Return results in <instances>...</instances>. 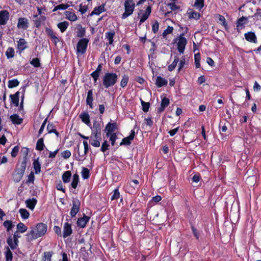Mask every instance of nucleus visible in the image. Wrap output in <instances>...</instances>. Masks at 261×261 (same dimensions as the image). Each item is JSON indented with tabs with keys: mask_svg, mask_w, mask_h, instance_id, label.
Wrapping results in <instances>:
<instances>
[{
	"mask_svg": "<svg viewBox=\"0 0 261 261\" xmlns=\"http://www.w3.org/2000/svg\"><path fill=\"white\" fill-rule=\"evenodd\" d=\"M7 242L9 246L10 247L11 249L12 250L16 249L18 246V242H15V241L13 240L12 236H10L8 238Z\"/></svg>",
	"mask_w": 261,
	"mask_h": 261,
	"instance_id": "nucleus-26",
	"label": "nucleus"
},
{
	"mask_svg": "<svg viewBox=\"0 0 261 261\" xmlns=\"http://www.w3.org/2000/svg\"><path fill=\"white\" fill-rule=\"evenodd\" d=\"M17 27L18 29L27 30L29 27V20L24 17H20L18 19Z\"/></svg>",
	"mask_w": 261,
	"mask_h": 261,
	"instance_id": "nucleus-8",
	"label": "nucleus"
},
{
	"mask_svg": "<svg viewBox=\"0 0 261 261\" xmlns=\"http://www.w3.org/2000/svg\"><path fill=\"white\" fill-rule=\"evenodd\" d=\"M106 11L105 6L103 5H101L98 7H95L92 12L90 14V16H93V15H99L102 12H103Z\"/></svg>",
	"mask_w": 261,
	"mask_h": 261,
	"instance_id": "nucleus-21",
	"label": "nucleus"
},
{
	"mask_svg": "<svg viewBox=\"0 0 261 261\" xmlns=\"http://www.w3.org/2000/svg\"><path fill=\"white\" fill-rule=\"evenodd\" d=\"M10 119L13 123L15 124H20L22 122V119L16 114L11 115Z\"/></svg>",
	"mask_w": 261,
	"mask_h": 261,
	"instance_id": "nucleus-25",
	"label": "nucleus"
},
{
	"mask_svg": "<svg viewBox=\"0 0 261 261\" xmlns=\"http://www.w3.org/2000/svg\"><path fill=\"white\" fill-rule=\"evenodd\" d=\"M169 104V99L167 97H164L162 99L161 107L159 108L158 111L160 112H163Z\"/></svg>",
	"mask_w": 261,
	"mask_h": 261,
	"instance_id": "nucleus-24",
	"label": "nucleus"
},
{
	"mask_svg": "<svg viewBox=\"0 0 261 261\" xmlns=\"http://www.w3.org/2000/svg\"><path fill=\"white\" fill-rule=\"evenodd\" d=\"M79 182V176L77 174L75 173L73 175L72 180L70 184V186L72 188L75 189L77 188Z\"/></svg>",
	"mask_w": 261,
	"mask_h": 261,
	"instance_id": "nucleus-30",
	"label": "nucleus"
},
{
	"mask_svg": "<svg viewBox=\"0 0 261 261\" xmlns=\"http://www.w3.org/2000/svg\"><path fill=\"white\" fill-rule=\"evenodd\" d=\"M37 203V200L35 198L29 199L26 201L27 206L33 210Z\"/></svg>",
	"mask_w": 261,
	"mask_h": 261,
	"instance_id": "nucleus-28",
	"label": "nucleus"
},
{
	"mask_svg": "<svg viewBox=\"0 0 261 261\" xmlns=\"http://www.w3.org/2000/svg\"><path fill=\"white\" fill-rule=\"evenodd\" d=\"M175 42L177 43V49L180 54H184L185 46L187 41L184 35H180L178 38L175 39Z\"/></svg>",
	"mask_w": 261,
	"mask_h": 261,
	"instance_id": "nucleus-5",
	"label": "nucleus"
},
{
	"mask_svg": "<svg viewBox=\"0 0 261 261\" xmlns=\"http://www.w3.org/2000/svg\"><path fill=\"white\" fill-rule=\"evenodd\" d=\"M247 18L244 17H242L238 19L237 23V29L239 32L244 27V25L247 23Z\"/></svg>",
	"mask_w": 261,
	"mask_h": 261,
	"instance_id": "nucleus-22",
	"label": "nucleus"
},
{
	"mask_svg": "<svg viewBox=\"0 0 261 261\" xmlns=\"http://www.w3.org/2000/svg\"><path fill=\"white\" fill-rule=\"evenodd\" d=\"M19 150V147L18 146H15L13 149L11 151V156L13 158H15L17 156L18 152Z\"/></svg>",
	"mask_w": 261,
	"mask_h": 261,
	"instance_id": "nucleus-54",
	"label": "nucleus"
},
{
	"mask_svg": "<svg viewBox=\"0 0 261 261\" xmlns=\"http://www.w3.org/2000/svg\"><path fill=\"white\" fill-rule=\"evenodd\" d=\"M117 125L116 123H108L106 127V130L107 131V136L109 137L112 132H114L116 129Z\"/></svg>",
	"mask_w": 261,
	"mask_h": 261,
	"instance_id": "nucleus-17",
	"label": "nucleus"
},
{
	"mask_svg": "<svg viewBox=\"0 0 261 261\" xmlns=\"http://www.w3.org/2000/svg\"><path fill=\"white\" fill-rule=\"evenodd\" d=\"M135 135V132L134 129L130 132V134L128 137L124 138L122 139L120 145H129L131 143V141L134 139Z\"/></svg>",
	"mask_w": 261,
	"mask_h": 261,
	"instance_id": "nucleus-10",
	"label": "nucleus"
},
{
	"mask_svg": "<svg viewBox=\"0 0 261 261\" xmlns=\"http://www.w3.org/2000/svg\"><path fill=\"white\" fill-rule=\"evenodd\" d=\"M5 257L6 261H12L13 258V254L8 247L6 248V251L5 252Z\"/></svg>",
	"mask_w": 261,
	"mask_h": 261,
	"instance_id": "nucleus-38",
	"label": "nucleus"
},
{
	"mask_svg": "<svg viewBox=\"0 0 261 261\" xmlns=\"http://www.w3.org/2000/svg\"><path fill=\"white\" fill-rule=\"evenodd\" d=\"M128 79H129V77L126 75H124L122 76V79L120 82V86L122 88H124L126 86L127 83L128 82Z\"/></svg>",
	"mask_w": 261,
	"mask_h": 261,
	"instance_id": "nucleus-45",
	"label": "nucleus"
},
{
	"mask_svg": "<svg viewBox=\"0 0 261 261\" xmlns=\"http://www.w3.org/2000/svg\"><path fill=\"white\" fill-rule=\"evenodd\" d=\"M71 152L69 150H66L61 153V155L64 159H68L71 156Z\"/></svg>",
	"mask_w": 261,
	"mask_h": 261,
	"instance_id": "nucleus-60",
	"label": "nucleus"
},
{
	"mask_svg": "<svg viewBox=\"0 0 261 261\" xmlns=\"http://www.w3.org/2000/svg\"><path fill=\"white\" fill-rule=\"evenodd\" d=\"M124 12L121 18L125 19L133 14L135 8V3L133 0H125L124 2Z\"/></svg>",
	"mask_w": 261,
	"mask_h": 261,
	"instance_id": "nucleus-2",
	"label": "nucleus"
},
{
	"mask_svg": "<svg viewBox=\"0 0 261 261\" xmlns=\"http://www.w3.org/2000/svg\"><path fill=\"white\" fill-rule=\"evenodd\" d=\"M178 61H179L178 58L177 56H175L174 58V60L173 62H172V63L168 66V70L170 71H173L175 69V67L176 66L178 62Z\"/></svg>",
	"mask_w": 261,
	"mask_h": 261,
	"instance_id": "nucleus-42",
	"label": "nucleus"
},
{
	"mask_svg": "<svg viewBox=\"0 0 261 261\" xmlns=\"http://www.w3.org/2000/svg\"><path fill=\"white\" fill-rule=\"evenodd\" d=\"M34 179H35L34 173L33 172H31L28 176V179L27 182L33 183Z\"/></svg>",
	"mask_w": 261,
	"mask_h": 261,
	"instance_id": "nucleus-64",
	"label": "nucleus"
},
{
	"mask_svg": "<svg viewBox=\"0 0 261 261\" xmlns=\"http://www.w3.org/2000/svg\"><path fill=\"white\" fill-rule=\"evenodd\" d=\"M66 18L71 21H75L77 19V17L75 13L67 11L65 12Z\"/></svg>",
	"mask_w": 261,
	"mask_h": 261,
	"instance_id": "nucleus-23",
	"label": "nucleus"
},
{
	"mask_svg": "<svg viewBox=\"0 0 261 261\" xmlns=\"http://www.w3.org/2000/svg\"><path fill=\"white\" fill-rule=\"evenodd\" d=\"M120 193L119 192L118 188L114 190L113 194L111 197V200H117L119 198Z\"/></svg>",
	"mask_w": 261,
	"mask_h": 261,
	"instance_id": "nucleus-48",
	"label": "nucleus"
},
{
	"mask_svg": "<svg viewBox=\"0 0 261 261\" xmlns=\"http://www.w3.org/2000/svg\"><path fill=\"white\" fill-rule=\"evenodd\" d=\"M159 28V24L157 21H155L152 25V31L154 33H156Z\"/></svg>",
	"mask_w": 261,
	"mask_h": 261,
	"instance_id": "nucleus-57",
	"label": "nucleus"
},
{
	"mask_svg": "<svg viewBox=\"0 0 261 261\" xmlns=\"http://www.w3.org/2000/svg\"><path fill=\"white\" fill-rule=\"evenodd\" d=\"M47 129L48 133H51L54 132H55L56 129L55 126L53 124L48 123L47 126Z\"/></svg>",
	"mask_w": 261,
	"mask_h": 261,
	"instance_id": "nucleus-59",
	"label": "nucleus"
},
{
	"mask_svg": "<svg viewBox=\"0 0 261 261\" xmlns=\"http://www.w3.org/2000/svg\"><path fill=\"white\" fill-rule=\"evenodd\" d=\"M188 14L190 19L193 18L195 20H198L200 17L199 13L196 12L192 10H189L188 11Z\"/></svg>",
	"mask_w": 261,
	"mask_h": 261,
	"instance_id": "nucleus-27",
	"label": "nucleus"
},
{
	"mask_svg": "<svg viewBox=\"0 0 261 261\" xmlns=\"http://www.w3.org/2000/svg\"><path fill=\"white\" fill-rule=\"evenodd\" d=\"M52 254L50 252H45L43 256V261H51Z\"/></svg>",
	"mask_w": 261,
	"mask_h": 261,
	"instance_id": "nucleus-52",
	"label": "nucleus"
},
{
	"mask_svg": "<svg viewBox=\"0 0 261 261\" xmlns=\"http://www.w3.org/2000/svg\"><path fill=\"white\" fill-rule=\"evenodd\" d=\"M15 54L14 49L12 47H8L6 51V56L8 59L12 58Z\"/></svg>",
	"mask_w": 261,
	"mask_h": 261,
	"instance_id": "nucleus-37",
	"label": "nucleus"
},
{
	"mask_svg": "<svg viewBox=\"0 0 261 261\" xmlns=\"http://www.w3.org/2000/svg\"><path fill=\"white\" fill-rule=\"evenodd\" d=\"M110 136V140L111 142V144L114 146L115 142L117 138V136L116 133L111 134L109 136Z\"/></svg>",
	"mask_w": 261,
	"mask_h": 261,
	"instance_id": "nucleus-56",
	"label": "nucleus"
},
{
	"mask_svg": "<svg viewBox=\"0 0 261 261\" xmlns=\"http://www.w3.org/2000/svg\"><path fill=\"white\" fill-rule=\"evenodd\" d=\"M173 30V28L172 27L168 26L167 28L165 30H164V32L163 33V37L164 38H165L167 35L172 33Z\"/></svg>",
	"mask_w": 261,
	"mask_h": 261,
	"instance_id": "nucleus-51",
	"label": "nucleus"
},
{
	"mask_svg": "<svg viewBox=\"0 0 261 261\" xmlns=\"http://www.w3.org/2000/svg\"><path fill=\"white\" fill-rule=\"evenodd\" d=\"M24 172V170L20 168L18 169L16 174L17 177H16L14 179L15 181L19 182L21 180L22 176H23Z\"/></svg>",
	"mask_w": 261,
	"mask_h": 261,
	"instance_id": "nucleus-35",
	"label": "nucleus"
},
{
	"mask_svg": "<svg viewBox=\"0 0 261 261\" xmlns=\"http://www.w3.org/2000/svg\"><path fill=\"white\" fill-rule=\"evenodd\" d=\"M71 173L70 171H65L62 175V180L64 183H68L71 179Z\"/></svg>",
	"mask_w": 261,
	"mask_h": 261,
	"instance_id": "nucleus-29",
	"label": "nucleus"
},
{
	"mask_svg": "<svg viewBox=\"0 0 261 261\" xmlns=\"http://www.w3.org/2000/svg\"><path fill=\"white\" fill-rule=\"evenodd\" d=\"M93 100V91L92 90H89L87 93V96L86 98V103H90L92 102Z\"/></svg>",
	"mask_w": 261,
	"mask_h": 261,
	"instance_id": "nucleus-47",
	"label": "nucleus"
},
{
	"mask_svg": "<svg viewBox=\"0 0 261 261\" xmlns=\"http://www.w3.org/2000/svg\"><path fill=\"white\" fill-rule=\"evenodd\" d=\"M81 202L77 198L73 199L72 207L70 212V215L72 217H74L79 212Z\"/></svg>",
	"mask_w": 261,
	"mask_h": 261,
	"instance_id": "nucleus-6",
	"label": "nucleus"
},
{
	"mask_svg": "<svg viewBox=\"0 0 261 261\" xmlns=\"http://www.w3.org/2000/svg\"><path fill=\"white\" fill-rule=\"evenodd\" d=\"M4 226L7 228L8 231H9L12 228L13 224L10 221L6 220L4 222Z\"/></svg>",
	"mask_w": 261,
	"mask_h": 261,
	"instance_id": "nucleus-55",
	"label": "nucleus"
},
{
	"mask_svg": "<svg viewBox=\"0 0 261 261\" xmlns=\"http://www.w3.org/2000/svg\"><path fill=\"white\" fill-rule=\"evenodd\" d=\"M117 75L115 73L108 72L103 77V85L106 88L114 86L117 82Z\"/></svg>",
	"mask_w": 261,
	"mask_h": 261,
	"instance_id": "nucleus-3",
	"label": "nucleus"
},
{
	"mask_svg": "<svg viewBox=\"0 0 261 261\" xmlns=\"http://www.w3.org/2000/svg\"><path fill=\"white\" fill-rule=\"evenodd\" d=\"M19 95L20 92L17 91L15 94H11L10 95V97L11 98V103L14 105L15 107L18 106Z\"/></svg>",
	"mask_w": 261,
	"mask_h": 261,
	"instance_id": "nucleus-13",
	"label": "nucleus"
},
{
	"mask_svg": "<svg viewBox=\"0 0 261 261\" xmlns=\"http://www.w3.org/2000/svg\"><path fill=\"white\" fill-rule=\"evenodd\" d=\"M81 175L83 179H88L90 176L89 170L87 168L83 167L82 170L81 172Z\"/></svg>",
	"mask_w": 261,
	"mask_h": 261,
	"instance_id": "nucleus-36",
	"label": "nucleus"
},
{
	"mask_svg": "<svg viewBox=\"0 0 261 261\" xmlns=\"http://www.w3.org/2000/svg\"><path fill=\"white\" fill-rule=\"evenodd\" d=\"M200 56L199 54H196L195 55V66L197 68H198L200 67Z\"/></svg>",
	"mask_w": 261,
	"mask_h": 261,
	"instance_id": "nucleus-53",
	"label": "nucleus"
},
{
	"mask_svg": "<svg viewBox=\"0 0 261 261\" xmlns=\"http://www.w3.org/2000/svg\"><path fill=\"white\" fill-rule=\"evenodd\" d=\"M30 64L35 67H39L40 66V60L37 58L33 59L30 62Z\"/></svg>",
	"mask_w": 261,
	"mask_h": 261,
	"instance_id": "nucleus-50",
	"label": "nucleus"
},
{
	"mask_svg": "<svg viewBox=\"0 0 261 261\" xmlns=\"http://www.w3.org/2000/svg\"><path fill=\"white\" fill-rule=\"evenodd\" d=\"M90 218L84 215L83 217L79 218L77 221V225L78 226L84 228L86 226L87 222L89 221Z\"/></svg>",
	"mask_w": 261,
	"mask_h": 261,
	"instance_id": "nucleus-16",
	"label": "nucleus"
},
{
	"mask_svg": "<svg viewBox=\"0 0 261 261\" xmlns=\"http://www.w3.org/2000/svg\"><path fill=\"white\" fill-rule=\"evenodd\" d=\"M80 28L78 29V32L77 34V36L80 38H82L85 36V29L82 27L81 25H79Z\"/></svg>",
	"mask_w": 261,
	"mask_h": 261,
	"instance_id": "nucleus-49",
	"label": "nucleus"
},
{
	"mask_svg": "<svg viewBox=\"0 0 261 261\" xmlns=\"http://www.w3.org/2000/svg\"><path fill=\"white\" fill-rule=\"evenodd\" d=\"M109 144L107 141H105L102 144L101 147V151L102 152H105L108 149L109 147Z\"/></svg>",
	"mask_w": 261,
	"mask_h": 261,
	"instance_id": "nucleus-62",
	"label": "nucleus"
},
{
	"mask_svg": "<svg viewBox=\"0 0 261 261\" xmlns=\"http://www.w3.org/2000/svg\"><path fill=\"white\" fill-rule=\"evenodd\" d=\"M45 31L46 33L50 37L54 44L56 45L57 43L60 41L59 38L56 36L55 33L51 29L46 28Z\"/></svg>",
	"mask_w": 261,
	"mask_h": 261,
	"instance_id": "nucleus-12",
	"label": "nucleus"
},
{
	"mask_svg": "<svg viewBox=\"0 0 261 261\" xmlns=\"http://www.w3.org/2000/svg\"><path fill=\"white\" fill-rule=\"evenodd\" d=\"M244 36L245 39L249 42L256 43L257 41V38L254 32H249L245 33Z\"/></svg>",
	"mask_w": 261,
	"mask_h": 261,
	"instance_id": "nucleus-15",
	"label": "nucleus"
},
{
	"mask_svg": "<svg viewBox=\"0 0 261 261\" xmlns=\"http://www.w3.org/2000/svg\"><path fill=\"white\" fill-rule=\"evenodd\" d=\"M82 121L88 126L90 125V116L88 113L83 112L79 116Z\"/></svg>",
	"mask_w": 261,
	"mask_h": 261,
	"instance_id": "nucleus-18",
	"label": "nucleus"
},
{
	"mask_svg": "<svg viewBox=\"0 0 261 261\" xmlns=\"http://www.w3.org/2000/svg\"><path fill=\"white\" fill-rule=\"evenodd\" d=\"M17 228L19 232L23 233L27 230L28 228L23 223L20 222L17 224Z\"/></svg>",
	"mask_w": 261,
	"mask_h": 261,
	"instance_id": "nucleus-41",
	"label": "nucleus"
},
{
	"mask_svg": "<svg viewBox=\"0 0 261 261\" xmlns=\"http://www.w3.org/2000/svg\"><path fill=\"white\" fill-rule=\"evenodd\" d=\"M218 20H219L218 22L220 24H221V25H222L224 27V28L226 30H228V25H227V23L226 22L225 17L221 15H218Z\"/></svg>",
	"mask_w": 261,
	"mask_h": 261,
	"instance_id": "nucleus-33",
	"label": "nucleus"
},
{
	"mask_svg": "<svg viewBox=\"0 0 261 261\" xmlns=\"http://www.w3.org/2000/svg\"><path fill=\"white\" fill-rule=\"evenodd\" d=\"M101 126L99 123L97 121H94L93 125L92 130H96L97 131H100Z\"/></svg>",
	"mask_w": 261,
	"mask_h": 261,
	"instance_id": "nucleus-58",
	"label": "nucleus"
},
{
	"mask_svg": "<svg viewBox=\"0 0 261 261\" xmlns=\"http://www.w3.org/2000/svg\"><path fill=\"white\" fill-rule=\"evenodd\" d=\"M115 35V32L111 31L106 33V38L109 40V44H112L114 41L113 38Z\"/></svg>",
	"mask_w": 261,
	"mask_h": 261,
	"instance_id": "nucleus-34",
	"label": "nucleus"
},
{
	"mask_svg": "<svg viewBox=\"0 0 261 261\" xmlns=\"http://www.w3.org/2000/svg\"><path fill=\"white\" fill-rule=\"evenodd\" d=\"M90 143L94 147H98L100 146V141L98 140V139H92V136H91L90 137Z\"/></svg>",
	"mask_w": 261,
	"mask_h": 261,
	"instance_id": "nucleus-46",
	"label": "nucleus"
},
{
	"mask_svg": "<svg viewBox=\"0 0 261 261\" xmlns=\"http://www.w3.org/2000/svg\"><path fill=\"white\" fill-rule=\"evenodd\" d=\"M72 233L71 225L68 222L65 223L63 226V237L66 238Z\"/></svg>",
	"mask_w": 261,
	"mask_h": 261,
	"instance_id": "nucleus-11",
	"label": "nucleus"
},
{
	"mask_svg": "<svg viewBox=\"0 0 261 261\" xmlns=\"http://www.w3.org/2000/svg\"><path fill=\"white\" fill-rule=\"evenodd\" d=\"M19 213L21 218L23 219H27L29 217L30 214L26 209L20 208Z\"/></svg>",
	"mask_w": 261,
	"mask_h": 261,
	"instance_id": "nucleus-40",
	"label": "nucleus"
},
{
	"mask_svg": "<svg viewBox=\"0 0 261 261\" xmlns=\"http://www.w3.org/2000/svg\"><path fill=\"white\" fill-rule=\"evenodd\" d=\"M47 229V226L46 224L42 223L37 224L32 228L30 231L28 232L27 240L31 241L43 236L46 232Z\"/></svg>",
	"mask_w": 261,
	"mask_h": 261,
	"instance_id": "nucleus-1",
	"label": "nucleus"
},
{
	"mask_svg": "<svg viewBox=\"0 0 261 261\" xmlns=\"http://www.w3.org/2000/svg\"><path fill=\"white\" fill-rule=\"evenodd\" d=\"M168 83V81L161 76H157L155 80V85L158 87H162L164 86H166Z\"/></svg>",
	"mask_w": 261,
	"mask_h": 261,
	"instance_id": "nucleus-20",
	"label": "nucleus"
},
{
	"mask_svg": "<svg viewBox=\"0 0 261 261\" xmlns=\"http://www.w3.org/2000/svg\"><path fill=\"white\" fill-rule=\"evenodd\" d=\"M89 40L86 38L81 39L77 43L76 54L77 56L84 54L88 47Z\"/></svg>",
	"mask_w": 261,
	"mask_h": 261,
	"instance_id": "nucleus-4",
	"label": "nucleus"
},
{
	"mask_svg": "<svg viewBox=\"0 0 261 261\" xmlns=\"http://www.w3.org/2000/svg\"><path fill=\"white\" fill-rule=\"evenodd\" d=\"M19 84V82L17 79H13L9 81L8 86L9 88H13L18 86Z\"/></svg>",
	"mask_w": 261,
	"mask_h": 261,
	"instance_id": "nucleus-43",
	"label": "nucleus"
},
{
	"mask_svg": "<svg viewBox=\"0 0 261 261\" xmlns=\"http://www.w3.org/2000/svg\"><path fill=\"white\" fill-rule=\"evenodd\" d=\"M142 105L143 106V110L145 112H147L148 111L149 108V103L148 102H145L143 101H141Z\"/></svg>",
	"mask_w": 261,
	"mask_h": 261,
	"instance_id": "nucleus-61",
	"label": "nucleus"
},
{
	"mask_svg": "<svg viewBox=\"0 0 261 261\" xmlns=\"http://www.w3.org/2000/svg\"><path fill=\"white\" fill-rule=\"evenodd\" d=\"M9 18V13L7 10L0 12V25H4L7 23Z\"/></svg>",
	"mask_w": 261,
	"mask_h": 261,
	"instance_id": "nucleus-9",
	"label": "nucleus"
},
{
	"mask_svg": "<svg viewBox=\"0 0 261 261\" xmlns=\"http://www.w3.org/2000/svg\"><path fill=\"white\" fill-rule=\"evenodd\" d=\"M83 145L84 147V151L83 153H81L79 150V146H77V152L78 154V156L77 157V160L78 161L83 160V159L85 158V155L89 151V145L87 141H83Z\"/></svg>",
	"mask_w": 261,
	"mask_h": 261,
	"instance_id": "nucleus-7",
	"label": "nucleus"
},
{
	"mask_svg": "<svg viewBox=\"0 0 261 261\" xmlns=\"http://www.w3.org/2000/svg\"><path fill=\"white\" fill-rule=\"evenodd\" d=\"M194 6L199 10H201L204 6V0H195Z\"/></svg>",
	"mask_w": 261,
	"mask_h": 261,
	"instance_id": "nucleus-44",
	"label": "nucleus"
},
{
	"mask_svg": "<svg viewBox=\"0 0 261 261\" xmlns=\"http://www.w3.org/2000/svg\"><path fill=\"white\" fill-rule=\"evenodd\" d=\"M27 158L25 157L23 158V161L20 164V169H23L25 170L26 167H27Z\"/></svg>",
	"mask_w": 261,
	"mask_h": 261,
	"instance_id": "nucleus-63",
	"label": "nucleus"
},
{
	"mask_svg": "<svg viewBox=\"0 0 261 261\" xmlns=\"http://www.w3.org/2000/svg\"><path fill=\"white\" fill-rule=\"evenodd\" d=\"M28 47L27 42L23 38H20L17 42V48L22 51Z\"/></svg>",
	"mask_w": 261,
	"mask_h": 261,
	"instance_id": "nucleus-19",
	"label": "nucleus"
},
{
	"mask_svg": "<svg viewBox=\"0 0 261 261\" xmlns=\"http://www.w3.org/2000/svg\"><path fill=\"white\" fill-rule=\"evenodd\" d=\"M69 22L68 21H64L60 22L58 24V28L60 29L62 33L64 32L69 26Z\"/></svg>",
	"mask_w": 261,
	"mask_h": 261,
	"instance_id": "nucleus-32",
	"label": "nucleus"
},
{
	"mask_svg": "<svg viewBox=\"0 0 261 261\" xmlns=\"http://www.w3.org/2000/svg\"><path fill=\"white\" fill-rule=\"evenodd\" d=\"M151 12V8L150 6H148L144 13L141 15L140 19V24H142L149 17Z\"/></svg>",
	"mask_w": 261,
	"mask_h": 261,
	"instance_id": "nucleus-14",
	"label": "nucleus"
},
{
	"mask_svg": "<svg viewBox=\"0 0 261 261\" xmlns=\"http://www.w3.org/2000/svg\"><path fill=\"white\" fill-rule=\"evenodd\" d=\"M33 168L36 174H39L41 171V164L38 161V159H35L33 163Z\"/></svg>",
	"mask_w": 261,
	"mask_h": 261,
	"instance_id": "nucleus-31",
	"label": "nucleus"
},
{
	"mask_svg": "<svg viewBox=\"0 0 261 261\" xmlns=\"http://www.w3.org/2000/svg\"><path fill=\"white\" fill-rule=\"evenodd\" d=\"M44 147L43 139L40 138L37 141L36 149L38 150L41 151L43 149Z\"/></svg>",
	"mask_w": 261,
	"mask_h": 261,
	"instance_id": "nucleus-39",
	"label": "nucleus"
}]
</instances>
